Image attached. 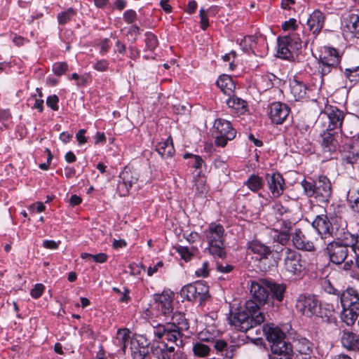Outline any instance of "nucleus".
<instances>
[{"label": "nucleus", "instance_id": "f257e3e1", "mask_svg": "<svg viewBox=\"0 0 359 359\" xmlns=\"http://www.w3.org/2000/svg\"><path fill=\"white\" fill-rule=\"evenodd\" d=\"M264 314L258 310L257 305L252 301H246L244 308L231 311L229 321L236 330L245 332L250 329L260 325L264 322Z\"/></svg>", "mask_w": 359, "mask_h": 359}, {"label": "nucleus", "instance_id": "f03ea898", "mask_svg": "<svg viewBox=\"0 0 359 359\" xmlns=\"http://www.w3.org/2000/svg\"><path fill=\"white\" fill-rule=\"evenodd\" d=\"M344 117L345 115L342 110L335 106L327 105L324 110L320 112L316 121V126L323 130H339L344 135H346V133L348 132L350 135L355 136L358 131L349 130L347 123H346L344 129H342Z\"/></svg>", "mask_w": 359, "mask_h": 359}, {"label": "nucleus", "instance_id": "7ed1b4c3", "mask_svg": "<svg viewBox=\"0 0 359 359\" xmlns=\"http://www.w3.org/2000/svg\"><path fill=\"white\" fill-rule=\"evenodd\" d=\"M203 233L208 243L205 251L215 258H225L224 242L226 234L223 225L217 222H211L204 229Z\"/></svg>", "mask_w": 359, "mask_h": 359}, {"label": "nucleus", "instance_id": "20e7f679", "mask_svg": "<svg viewBox=\"0 0 359 359\" xmlns=\"http://www.w3.org/2000/svg\"><path fill=\"white\" fill-rule=\"evenodd\" d=\"M305 194L309 197H314L318 202L327 203L332 195L330 180L325 175H320L313 182L306 180L302 182Z\"/></svg>", "mask_w": 359, "mask_h": 359}, {"label": "nucleus", "instance_id": "39448f33", "mask_svg": "<svg viewBox=\"0 0 359 359\" xmlns=\"http://www.w3.org/2000/svg\"><path fill=\"white\" fill-rule=\"evenodd\" d=\"M349 249L359 255V239L357 241L351 240L332 241L327 245V252L330 261L336 264L343 263L348 257Z\"/></svg>", "mask_w": 359, "mask_h": 359}, {"label": "nucleus", "instance_id": "423d86ee", "mask_svg": "<svg viewBox=\"0 0 359 359\" xmlns=\"http://www.w3.org/2000/svg\"><path fill=\"white\" fill-rule=\"evenodd\" d=\"M273 250L278 253L284 250L283 269L291 277H300L306 269V262L302 255L290 248H280L273 245Z\"/></svg>", "mask_w": 359, "mask_h": 359}, {"label": "nucleus", "instance_id": "0eeeda50", "mask_svg": "<svg viewBox=\"0 0 359 359\" xmlns=\"http://www.w3.org/2000/svg\"><path fill=\"white\" fill-rule=\"evenodd\" d=\"M278 57L290 60L294 57V54L302 48V41L299 34L297 32H290L287 35L278 36Z\"/></svg>", "mask_w": 359, "mask_h": 359}, {"label": "nucleus", "instance_id": "6e6552de", "mask_svg": "<svg viewBox=\"0 0 359 359\" xmlns=\"http://www.w3.org/2000/svg\"><path fill=\"white\" fill-rule=\"evenodd\" d=\"M212 135L215 137V145L224 147L229 141H231L236 137V130L229 121L219 118L214 122Z\"/></svg>", "mask_w": 359, "mask_h": 359}, {"label": "nucleus", "instance_id": "1a4fd4ad", "mask_svg": "<svg viewBox=\"0 0 359 359\" xmlns=\"http://www.w3.org/2000/svg\"><path fill=\"white\" fill-rule=\"evenodd\" d=\"M340 60L341 56L337 49L329 46L321 48L319 55L318 71L323 76L328 74L332 69L337 68Z\"/></svg>", "mask_w": 359, "mask_h": 359}, {"label": "nucleus", "instance_id": "9d476101", "mask_svg": "<svg viewBox=\"0 0 359 359\" xmlns=\"http://www.w3.org/2000/svg\"><path fill=\"white\" fill-rule=\"evenodd\" d=\"M250 292L252 298L248 301H252L261 311L260 306L266 304L272 305L273 301H271L270 294L267 290V280L259 279L252 280L250 283Z\"/></svg>", "mask_w": 359, "mask_h": 359}, {"label": "nucleus", "instance_id": "9b49d317", "mask_svg": "<svg viewBox=\"0 0 359 359\" xmlns=\"http://www.w3.org/2000/svg\"><path fill=\"white\" fill-rule=\"evenodd\" d=\"M180 296L184 300L201 303L208 296V287L201 281H196L184 285L180 290Z\"/></svg>", "mask_w": 359, "mask_h": 359}, {"label": "nucleus", "instance_id": "f8f14e48", "mask_svg": "<svg viewBox=\"0 0 359 359\" xmlns=\"http://www.w3.org/2000/svg\"><path fill=\"white\" fill-rule=\"evenodd\" d=\"M320 302L314 294H300L296 300V309L298 312L306 317H313L320 311Z\"/></svg>", "mask_w": 359, "mask_h": 359}, {"label": "nucleus", "instance_id": "ddd939ff", "mask_svg": "<svg viewBox=\"0 0 359 359\" xmlns=\"http://www.w3.org/2000/svg\"><path fill=\"white\" fill-rule=\"evenodd\" d=\"M263 332L270 344L272 353L280 352L282 348L290 345L285 341V334L283 331L273 324L264 325Z\"/></svg>", "mask_w": 359, "mask_h": 359}, {"label": "nucleus", "instance_id": "4468645a", "mask_svg": "<svg viewBox=\"0 0 359 359\" xmlns=\"http://www.w3.org/2000/svg\"><path fill=\"white\" fill-rule=\"evenodd\" d=\"M341 28L345 39L359 38V15L352 11L345 13L342 16Z\"/></svg>", "mask_w": 359, "mask_h": 359}, {"label": "nucleus", "instance_id": "2eb2a0df", "mask_svg": "<svg viewBox=\"0 0 359 359\" xmlns=\"http://www.w3.org/2000/svg\"><path fill=\"white\" fill-rule=\"evenodd\" d=\"M154 334L156 339H164L168 341L174 342L177 346L182 344V331L175 328V325L158 324L154 327Z\"/></svg>", "mask_w": 359, "mask_h": 359}, {"label": "nucleus", "instance_id": "dca6fc26", "mask_svg": "<svg viewBox=\"0 0 359 359\" xmlns=\"http://www.w3.org/2000/svg\"><path fill=\"white\" fill-rule=\"evenodd\" d=\"M331 225L328 238H334V241L351 240L357 241L359 239L358 234H353L346 231V225L341 217L331 218Z\"/></svg>", "mask_w": 359, "mask_h": 359}, {"label": "nucleus", "instance_id": "f3484780", "mask_svg": "<svg viewBox=\"0 0 359 359\" xmlns=\"http://www.w3.org/2000/svg\"><path fill=\"white\" fill-rule=\"evenodd\" d=\"M321 149L326 158L332 157L339 147L338 132L320 129Z\"/></svg>", "mask_w": 359, "mask_h": 359}, {"label": "nucleus", "instance_id": "a211bd4d", "mask_svg": "<svg viewBox=\"0 0 359 359\" xmlns=\"http://www.w3.org/2000/svg\"><path fill=\"white\" fill-rule=\"evenodd\" d=\"M269 116L273 123L282 124L290 114V108L280 102H274L269 105Z\"/></svg>", "mask_w": 359, "mask_h": 359}, {"label": "nucleus", "instance_id": "6ab92c4d", "mask_svg": "<svg viewBox=\"0 0 359 359\" xmlns=\"http://www.w3.org/2000/svg\"><path fill=\"white\" fill-rule=\"evenodd\" d=\"M265 180L273 198H278L283 194L285 189V183L284 178L280 173H267L265 175Z\"/></svg>", "mask_w": 359, "mask_h": 359}, {"label": "nucleus", "instance_id": "aec40b11", "mask_svg": "<svg viewBox=\"0 0 359 359\" xmlns=\"http://www.w3.org/2000/svg\"><path fill=\"white\" fill-rule=\"evenodd\" d=\"M173 296V292L170 290H164L161 294L154 295L157 308L165 316L172 313Z\"/></svg>", "mask_w": 359, "mask_h": 359}, {"label": "nucleus", "instance_id": "412c9836", "mask_svg": "<svg viewBox=\"0 0 359 359\" xmlns=\"http://www.w3.org/2000/svg\"><path fill=\"white\" fill-rule=\"evenodd\" d=\"M345 164L353 165L359 163V140L353 139L347 143L341 154Z\"/></svg>", "mask_w": 359, "mask_h": 359}, {"label": "nucleus", "instance_id": "4be33fe9", "mask_svg": "<svg viewBox=\"0 0 359 359\" xmlns=\"http://www.w3.org/2000/svg\"><path fill=\"white\" fill-rule=\"evenodd\" d=\"M292 245L297 250L313 252L315 250L313 243L308 239L299 228H295L291 233Z\"/></svg>", "mask_w": 359, "mask_h": 359}, {"label": "nucleus", "instance_id": "5701e85b", "mask_svg": "<svg viewBox=\"0 0 359 359\" xmlns=\"http://www.w3.org/2000/svg\"><path fill=\"white\" fill-rule=\"evenodd\" d=\"M342 308L353 307L359 310V292L353 287H348L340 294Z\"/></svg>", "mask_w": 359, "mask_h": 359}, {"label": "nucleus", "instance_id": "b1692460", "mask_svg": "<svg viewBox=\"0 0 359 359\" xmlns=\"http://www.w3.org/2000/svg\"><path fill=\"white\" fill-rule=\"evenodd\" d=\"M151 352L157 359H176L177 353L174 346H168L165 342H154Z\"/></svg>", "mask_w": 359, "mask_h": 359}, {"label": "nucleus", "instance_id": "393cba45", "mask_svg": "<svg viewBox=\"0 0 359 359\" xmlns=\"http://www.w3.org/2000/svg\"><path fill=\"white\" fill-rule=\"evenodd\" d=\"M325 20V14L316 9L310 14L306 25L312 34L316 37L322 30Z\"/></svg>", "mask_w": 359, "mask_h": 359}, {"label": "nucleus", "instance_id": "a878e982", "mask_svg": "<svg viewBox=\"0 0 359 359\" xmlns=\"http://www.w3.org/2000/svg\"><path fill=\"white\" fill-rule=\"evenodd\" d=\"M327 215H317L311 223L312 227L317 231L322 239L328 238L330 227L331 225Z\"/></svg>", "mask_w": 359, "mask_h": 359}, {"label": "nucleus", "instance_id": "bb28decb", "mask_svg": "<svg viewBox=\"0 0 359 359\" xmlns=\"http://www.w3.org/2000/svg\"><path fill=\"white\" fill-rule=\"evenodd\" d=\"M120 180L118 184V189L121 194L125 196L128 193L129 189L137 181V177L130 170L125 169L119 175Z\"/></svg>", "mask_w": 359, "mask_h": 359}, {"label": "nucleus", "instance_id": "cd10ccee", "mask_svg": "<svg viewBox=\"0 0 359 359\" xmlns=\"http://www.w3.org/2000/svg\"><path fill=\"white\" fill-rule=\"evenodd\" d=\"M294 347L302 359H316L313 355V344L306 338H300L294 341Z\"/></svg>", "mask_w": 359, "mask_h": 359}, {"label": "nucleus", "instance_id": "c85d7f7f", "mask_svg": "<svg viewBox=\"0 0 359 359\" xmlns=\"http://www.w3.org/2000/svg\"><path fill=\"white\" fill-rule=\"evenodd\" d=\"M226 102L231 112L236 116L243 114L248 109L247 102L237 96H230Z\"/></svg>", "mask_w": 359, "mask_h": 359}, {"label": "nucleus", "instance_id": "c756f323", "mask_svg": "<svg viewBox=\"0 0 359 359\" xmlns=\"http://www.w3.org/2000/svg\"><path fill=\"white\" fill-rule=\"evenodd\" d=\"M247 248L252 253L259 255L261 258L267 259L271 253L270 247L255 239L247 243Z\"/></svg>", "mask_w": 359, "mask_h": 359}, {"label": "nucleus", "instance_id": "7c9ffc66", "mask_svg": "<svg viewBox=\"0 0 359 359\" xmlns=\"http://www.w3.org/2000/svg\"><path fill=\"white\" fill-rule=\"evenodd\" d=\"M267 290L271 292V301H273V299H274L278 302H281L284 298L286 285L267 280Z\"/></svg>", "mask_w": 359, "mask_h": 359}, {"label": "nucleus", "instance_id": "2f4dec72", "mask_svg": "<svg viewBox=\"0 0 359 359\" xmlns=\"http://www.w3.org/2000/svg\"><path fill=\"white\" fill-rule=\"evenodd\" d=\"M216 84L224 94L228 95L232 94L236 88L235 83L231 76L227 74L219 76L217 80Z\"/></svg>", "mask_w": 359, "mask_h": 359}, {"label": "nucleus", "instance_id": "473e14b6", "mask_svg": "<svg viewBox=\"0 0 359 359\" xmlns=\"http://www.w3.org/2000/svg\"><path fill=\"white\" fill-rule=\"evenodd\" d=\"M290 90L295 100L304 99L307 97L308 88L306 85L297 79L290 81Z\"/></svg>", "mask_w": 359, "mask_h": 359}, {"label": "nucleus", "instance_id": "72a5a7b5", "mask_svg": "<svg viewBox=\"0 0 359 359\" xmlns=\"http://www.w3.org/2000/svg\"><path fill=\"white\" fill-rule=\"evenodd\" d=\"M354 309L355 308L353 307L343 308L341 318L348 326L354 325L357 321V325L359 327V310L354 311Z\"/></svg>", "mask_w": 359, "mask_h": 359}, {"label": "nucleus", "instance_id": "f704fd0d", "mask_svg": "<svg viewBox=\"0 0 359 359\" xmlns=\"http://www.w3.org/2000/svg\"><path fill=\"white\" fill-rule=\"evenodd\" d=\"M156 151L163 158H169L172 156L175 153V149L171 137H168L165 140L158 142L156 146Z\"/></svg>", "mask_w": 359, "mask_h": 359}, {"label": "nucleus", "instance_id": "c9c22d12", "mask_svg": "<svg viewBox=\"0 0 359 359\" xmlns=\"http://www.w3.org/2000/svg\"><path fill=\"white\" fill-rule=\"evenodd\" d=\"M341 341L347 349L359 350V337L353 332H344Z\"/></svg>", "mask_w": 359, "mask_h": 359}, {"label": "nucleus", "instance_id": "e433bc0d", "mask_svg": "<svg viewBox=\"0 0 359 359\" xmlns=\"http://www.w3.org/2000/svg\"><path fill=\"white\" fill-rule=\"evenodd\" d=\"M166 324L170 325H175V328L180 331H186L189 327L188 320L185 318L184 313L181 312H175L172 314L171 321Z\"/></svg>", "mask_w": 359, "mask_h": 359}, {"label": "nucleus", "instance_id": "4c0bfd02", "mask_svg": "<svg viewBox=\"0 0 359 359\" xmlns=\"http://www.w3.org/2000/svg\"><path fill=\"white\" fill-rule=\"evenodd\" d=\"M130 341V331L127 328L119 329L117 331L114 344L119 346L124 352Z\"/></svg>", "mask_w": 359, "mask_h": 359}, {"label": "nucleus", "instance_id": "58836bf2", "mask_svg": "<svg viewBox=\"0 0 359 359\" xmlns=\"http://www.w3.org/2000/svg\"><path fill=\"white\" fill-rule=\"evenodd\" d=\"M283 83V80L272 73H267L262 76V85L265 89L272 87L279 88Z\"/></svg>", "mask_w": 359, "mask_h": 359}, {"label": "nucleus", "instance_id": "ea45409f", "mask_svg": "<svg viewBox=\"0 0 359 359\" xmlns=\"http://www.w3.org/2000/svg\"><path fill=\"white\" fill-rule=\"evenodd\" d=\"M244 184L250 191L257 192L264 187V180L262 177L259 175L252 174L248 178Z\"/></svg>", "mask_w": 359, "mask_h": 359}, {"label": "nucleus", "instance_id": "a19ab883", "mask_svg": "<svg viewBox=\"0 0 359 359\" xmlns=\"http://www.w3.org/2000/svg\"><path fill=\"white\" fill-rule=\"evenodd\" d=\"M192 351L196 357L203 358L209 355L210 347L209 345L205 344L204 341H197L194 343Z\"/></svg>", "mask_w": 359, "mask_h": 359}, {"label": "nucleus", "instance_id": "79ce46f5", "mask_svg": "<svg viewBox=\"0 0 359 359\" xmlns=\"http://www.w3.org/2000/svg\"><path fill=\"white\" fill-rule=\"evenodd\" d=\"M271 236L273 243H279L283 246L287 245L290 239L292 240L291 233H287L280 230H274L273 234H271Z\"/></svg>", "mask_w": 359, "mask_h": 359}, {"label": "nucleus", "instance_id": "37998d69", "mask_svg": "<svg viewBox=\"0 0 359 359\" xmlns=\"http://www.w3.org/2000/svg\"><path fill=\"white\" fill-rule=\"evenodd\" d=\"M347 201L352 210L359 212V189L350 190L348 192Z\"/></svg>", "mask_w": 359, "mask_h": 359}, {"label": "nucleus", "instance_id": "c03bdc74", "mask_svg": "<svg viewBox=\"0 0 359 359\" xmlns=\"http://www.w3.org/2000/svg\"><path fill=\"white\" fill-rule=\"evenodd\" d=\"M333 309L329 308H323L321 303L320 304V311L315 314V316H318L322 319L323 321L326 323H332L334 320L333 318Z\"/></svg>", "mask_w": 359, "mask_h": 359}, {"label": "nucleus", "instance_id": "a18cd8bd", "mask_svg": "<svg viewBox=\"0 0 359 359\" xmlns=\"http://www.w3.org/2000/svg\"><path fill=\"white\" fill-rule=\"evenodd\" d=\"M217 332L213 331L212 327H208L198 333V339L202 341L210 342L217 337Z\"/></svg>", "mask_w": 359, "mask_h": 359}, {"label": "nucleus", "instance_id": "49530a36", "mask_svg": "<svg viewBox=\"0 0 359 359\" xmlns=\"http://www.w3.org/2000/svg\"><path fill=\"white\" fill-rule=\"evenodd\" d=\"M144 35L145 46L147 50L153 51L158 44L157 37L150 32H147Z\"/></svg>", "mask_w": 359, "mask_h": 359}, {"label": "nucleus", "instance_id": "de8ad7c7", "mask_svg": "<svg viewBox=\"0 0 359 359\" xmlns=\"http://www.w3.org/2000/svg\"><path fill=\"white\" fill-rule=\"evenodd\" d=\"M255 37L254 36H245L240 43V46L244 52H248L254 48Z\"/></svg>", "mask_w": 359, "mask_h": 359}, {"label": "nucleus", "instance_id": "09e8293b", "mask_svg": "<svg viewBox=\"0 0 359 359\" xmlns=\"http://www.w3.org/2000/svg\"><path fill=\"white\" fill-rule=\"evenodd\" d=\"M344 74L351 81H359V65L346 69Z\"/></svg>", "mask_w": 359, "mask_h": 359}, {"label": "nucleus", "instance_id": "8fccbe9b", "mask_svg": "<svg viewBox=\"0 0 359 359\" xmlns=\"http://www.w3.org/2000/svg\"><path fill=\"white\" fill-rule=\"evenodd\" d=\"M75 11L70 8L57 15V20L60 25L66 24L74 15Z\"/></svg>", "mask_w": 359, "mask_h": 359}, {"label": "nucleus", "instance_id": "3c124183", "mask_svg": "<svg viewBox=\"0 0 359 359\" xmlns=\"http://www.w3.org/2000/svg\"><path fill=\"white\" fill-rule=\"evenodd\" d=\"M52 70L56 76H60L65 74L66 72L69 70L68 65L65 62H55L53 65Z\"/></svg>", "mask_w": 359, "mask_h": 359}, {"label": "nucleus", "instance_id": "603ef678", "mask_svg": "<svg viewBox=\"0 0 359 359\" xmlns=\"http://www.w3.org/2000/svg\"><path fill=\"white\" fill-rule=\"evenodd\" d=\"M133 359H151V355L145 348H135L132 351Z\"/></svg>", "mask_w": 359, "mask_h": 359}, {"label": "nucleus", "instance_id": "864d4df0", "mask_svg": "<svg viewBox=\"0 0 359 359\" xmlns=\"http://www.w3.org/2000/svg\"><path fill=\"white\" fill-rule=\"evenodd\" d=\"M280 231H285L287 233H291L290 231L292 230L295 226V222L290 221L287 218H280Z\"/></svg>", "mask_w": 359, "mask_h": 359}, {"label": "nucleus", "instance_id": "5fc2aeb1", "mask_svg": "<svg viewBox=\"0 0 359 359\" xmlns=\"http://www.w3.org/2000/svg\"><path fill=\"white\" fill-rule=\"evenodd\" d=\"M273 353L277 355L276 359H293L291 345L282 348L280 352Z\"/></svg>", "mask_w": 359, "mask_h": 359}, {"label": "nucleus", "instance_id": "6e6d98bb", "mask_svg": "<svg viewBox=\"0 0 359 359\" xmlns=\"http://www.w3.org/2000/svg\"><path fill=\"white\" fill-rule=\"evenodd\" d=\"M137 13L133 9L126 11L123 15V20L128 24L134 22L137 20Z\"/></svg>", "mask_w": 359, "mask_h": 359}, {"label": "nucleus", "instance_id": "4d7b16f0", "mask_svg": "<svg viewBox=\"0 0 359 359\" xmlns=\"http://www.w3.org/2000/svg\"><path fill=\"white\" fill-rule=\"evenodd\" d=\"M323 288L328 294H337L340 297L341 293L334 288L329 280H325L322 283Z\"/></svg>", "mask_w": 359, "mask_h": 359}, {"label": "nucleus", "instance_id": "13d9d810", "mask_svg": "<svg viewBox=\"0 0 359 359\" xmlns=\"http://www.w3.org/2000/svg\"><path fill=\"white\" fill-rule=\"evenodd\" d=\"M59 98L56 95H50L46 99V104L53 111L59 109Z\"/></svg>", "mask_w": 359, "mask_h": 359}, {"label": "nucleus", "instance_id": "bf43d9fd", "mask_svg": "<svg viewBox=\"0 0 359 359\" xmlns=\"http://www.w3.org/2000/svg\"><path fill=\"white\" fill-rule=\"evenodd\" d=\"M44 290L45 286L43 284L37 283L31 290L30 295L34 299H38L42 295Z\"/></svg>", "mask_w": 359, "mask_h": 359}, {"label": "nucleus", "instance_id": "052dcab7", "mask_svg": "<svg viewBox=\"0 0 359 359\" xmlns=\"http://www.w3.org/2000/svg\"><path fill=\"white\" fill-rule=\"evenodd\" d=\"M196 187V193L200 196L204 195L206 191V186H205V182L203 179H198L197 181H196L195 184Z\"/></svg>", "mask_w": 359, "mask_h": 359}, {"label": "nucleus", "instance_id": "680f3d73", "mask_svg": "<svg viewBox=\"0 0 359 359\" xmlns=\"http://www.w3.org/2000/svg\"><path fill=\"white\" fill-rule=\"evenodd\" d=\"M298 25L297 24V20L294 18H290L289 20L285 21L282 25V28L285 31H292V32H294L296 29H297Z\"/></svg>", "mask_w": 359, "mask_h": 359}, {"label": "nucleus", "instance_id": "e2e57ef3", "mask_svg": "<svg viewBox=\"0 0 359 359\" xmlns=\"http://www.w3.org/2000/svg\"><path fill=\"white\" fill-rule=\"evenodd\" d=\"M197 277H207L209 273V263L208 261L203 262L201 267L198 268L196 272Z\"/></svg>", "mask_w": 359, "mask_h": 359}, {"label": "nucleus", "instance_id": "0e129e2a", "mask_svg": "<svg viewBox=\"0 0 359 359\" xmlns=\"http://www.w3.org/2000/svg\"><path fill=\"white\" fill-rule=\"evenodd\" d=\"M177 252L180 255L182 258L185 261H189L192 257V253L189 251L188 247L179 246L177 248Z\"/></svg>", "mask_w": 359, "mask_h": 359}, {"label": "nucleus", "instance_id": "69168bd1", "mask_svg": "<svg viewBox=\"0 0 359 359\" xmlns=\"http://www.w3.org/2000/svg\"><path fill=\"white\" fill-rule=\"evenodd\" d=\"M273 210L275 215H276V218L278 220H280V218L278 217V216L283 217L284 215L287 214L288 212L287 208L283 206L280 203H276L273 206Z\"/></svg>", "mask_w": 359, "mask_h": 359}, {"label": "nucleus", "instance_id": "338daca9", "mask_svg": "<svg viewBox=\"0 0 359 359\" xmlns=\"http://www.w3.org/2000/svg\"><path fill=\"white\" fill-rule=\"evenodd\" d=\"M109 67V62L107 60H100L93 64V68L99 72H104Z\"/></svg>", "mask_w": 359, "mask_h": 359}, {"label": "nucleus", "instance_id": "774afa93", "mask_svg": "<svg viewBox=\"0 0 359 359\" xmlns=\"http://www.w3.org/2000/svg\"><path fill=\"white\" fill-rule=\"evenodd\" d=\"M140 30V27L136 25H132L128 28L127 35L133 38L132 43H135L137 41Z\"/></svg>", "mask_w": 359, "mask_h": 359}]
</instances>
